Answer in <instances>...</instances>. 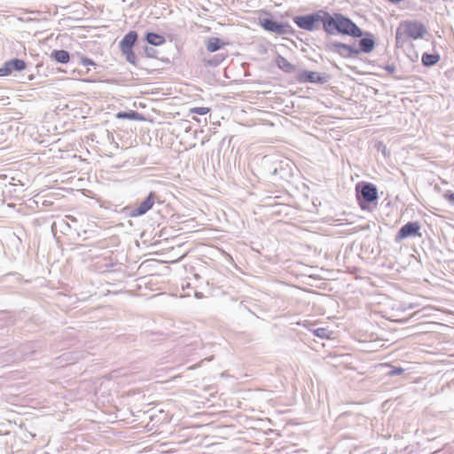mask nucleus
<instances>
[{"label":"nucleus","instance_id":"nucleus-4","mask_svg":"<svg viewBox=\"0 0 454 454\" xmlns=\"http://www.w3.org/2000/svg\"><path fill=\"white\" fill-rule=\"evenodd\" d=\"M356 200L362 209H366L371 203L378 200V190L375 184L361 182L356 185Z\"/></svg>","mask_w":454,"mask_h":454},{"label":"nucleus","instance_id":"nucleus-9","mask_svg":"<svg viewBox=\"0 0 454 454\" xmlns=\"http://www.w3.org/2000/svg\"><path fill=\"white\" fill-rule=\"evenodd\" d=\"M296 80L300 83H316L325 84L329 80V75L325 73H317L309 70H300L296 74Z\"/></svg>","mask_w":454,"mask_h":454},{"label":"nucleus","instance_id":"nucleus-8","mask_svg":"<svg viewBox=\"0 0 454 454\" xmlns=\"http://www.w3.org/2000/svg\"><path fill=\"white\" fill-rule=\"evenodd\" d=\"M156 201L160 202L159 196L154 192H150L148 195L139 202L137 207L129 209V215L130 217H139L149 212Z\"/></svg>","mask_w":454,"mask_h":454},{"label":"nucleus","instance_id":"nucleus-2","mask_svg":"<svg viewBox=\"0 0 454 454\" xmlns=\"http://www.w3.org/2000/svg\"><path fill=\"white\" fill-rule=\"evenodd\" d=\"M322 14V29L325 33V40L338 35L351 37L362 35V29L348 16L340 12L330 13L325 9Z\"/></svg>","mask_w":454,"mask_h":454},{"label":"nucleus","instance_id":"nucleus-25","mask_svg":"<svg viewBox=\"0 0 454 454\" xmlns=\"http://www.w3.org/2000/svg\"><path fill=\"white\" fill-rule=\"evenodd\" d=\"M145 54L148 58H155L157 51L153 49V47L145 46L144 49Z\"/></svg>","mask_w":454,"mask_h":454},{"label":"nucleus","instance_id":"nucleus-26","mask_svg":"<svg viewBox=\"0 0 454 454\" xmlns=\"http://www.w3.org/2000/svg\"><path fill=\"white\" fill-rule=\"evenodd\" d=\"M439 59L440 57L437 54H427V67L436 64L439 61Z\"/></svg>","mask_w":454,"mask_h":454},{"label":"nucleus","instance_id":"nucleus-32","mask_svg":"<svg viewBox=\"0 0 454 454\" xmlns=\"http://www.w3.org/2000/svg\"><path fill=\"white\" fill-rule=\"evenodd\" d=\"M160 454H170V450H161Z\"/></svg>","mask_w":454,"mask_h":454},{"label":"nucleus","instance_id":"nucleus-12","mask_svg":"<svg viewBox=\"0 0 454 454\" xmlns=\"http://www.w3.org/2000/svg\"><path fill=\"white\" fill-rule=\"evenodd\" d=\"M420 225L418 222H408L403 225L395 235V241L399 242L409 237L419 235Z\"/></svg>","mask_w":454,"mask_h":454},{"label":"nucleus","instance_id":"nucleus-10","mask_svg":"<svg viewBox=\"0 0 454 454\" xmlns=\"http://www.w3.org/2000/svg\"><path fill=\"white\" fill-rule=\"evenodd\" d=\"M27 67V63L20 59H12L5 61L0 67V76L4 77L10 75L13 71L20 72Z\"/></svg>","mask_w":454,"mask_h":454},{"label":"nucleus","instance_id":"nucleus-5","mask_svg":"<svg viewBox=\"0 0 454 454\" xmlns=\"http://www.w3.org/2000/svg\"><path fill=\"white\" fill-rule=\"evenodd\" d=\"M323 10L320 9L304 15H296L293 18V21L301 29L309 32L317 30L322 27Z\"/></svg>","mask_w":454,"mask_h":454},{"label":"nucleus","instance_id":"nucleus-24","mask_svg":"<svg viewBox=\"0 0 454 454\" xmlns=\"http://www.w3.org/2000/svg\"><path fill=\"white\" fill-rule=\"evenodd\" d=\"M79 63L84 67L96 66V63L94 62V60H92L91 59L85 57V56H81Z\"/></svg>","mask_w":454,"mask_h":454},{"label":"nucleus","instance_id":"nucleus-30","mask_svg":"<svg viewBox=\"0 0 454 454\" xmlns=\"http://www.w3.org/2000/svg\"><path fill=\"white\" fill-rule=\"evenodd\" d=\"M446 198H447V200H448L449 201H450V202H453V203H454V192H452V193H450V194L446 195Z\"/></svg>","mask_w":454,"mask_h":454},{"label":"nucleus","instance_id":"nucleus-28","mask_svg":"<svg viewBox=\"0 0 454 454\" xmlns=\"http://www.w3.org/2000/svg\"><path fill=\"white\" fill-rule=\"evenodd\" d=\"M385 70L392 74L395 72V67L394 65H387L386 66Z\"/></svg>","mask_w":454,"mask_h":454},{"label":"nucleus","instance_id":"nucleus-23","mask_svg":"<svg viewBox=\"0 0 454 454\" xmlns=\"http://www.w3.org/2000/svg\"><path fill=\"white\" fill-rule=\"evenodd\" d=\"M191 113L192 114H197L199 115H205L207 114V113L210 112V108L208 107H203V106H200V107H193L190 110Z\"/></svg>","mask_w":454,"mask_h":454},{"label":"nucleus","instance_id":"nucleus-15","mask_svg":"<svg viewBox=\"0 0 454 454\" xmlns=\"http://www.w3.org/2000/svg\"><path fill=\"white\" fill-rule=\"evenodd\" d=\"M145 40L147 43L153 46H160L165 43L166 40L163 35L154 33V32H146L145 35Z\"/></svg>","mask_w":454,"mask_h":454},{"label":"nucleus","instance_id":"nucleus-3","mask_svg":"<svg viewBox=\"0 0 454 454\" xmlns=\"http://www.w3.org/2000/svg\"><path fill=\"white\" fill-rule=\"evenodd\" d=\"M426 34V27L417 20L402 21L395 31L396 44H403L404 38L417 40L423 38Z\"/></svg>","mask_w":454,"mask_h":454},{"label":"nucleus","instance_id":"nucleus-11","mask_svg":"<svg viewBox=\"0 0 454 454\" xmlns=\"http://www.w3.org/2000/svg\"><path fill=\"white\" fill-rule=\"evenodd\" d=\"M358 42V47H356L357 56L361 53H370L375 47V37L370 32H364L362 30V35H360Z\"/></svg>","mask_w":454,"mask_h":454},{"label":"nucleus","instance_id":"nucleus-18","mask_svg":"<svg viewBox=\"0 0 454 454\" xmlns=\"http://www.w3.org/2000/svg\"><path fill=\"white\" fill-rule=\"evenodd\" d=\"M224 44L225 43H223L220 38L211 37L207 43V50L209 52H215L219 51Z\"/></svg>","mask_w":454,"mask_h":454},{"label":"nucleus","instance_id":"nucleus-34","mask_svg":"<svg viewBox=\"0 0 454 454\" xmlns=\"http://www.w3.org/2000/svg\"><path fill=\"white\" fill-rule=\"evenodd\" d=\"M195 296H196L197 298H200V297H201V294H199V293H196V294H195Z\"/></svg>","mask_w":454,"mask_h":454},{"label":"nucleus","instance_id":"nucleus-7","mask_svg":"<svg viewBox=\"0 0 454 454\" xmlns=\"http://www.w3.org/2000/svg\"><path fill=\"white\" fill-rule=\"evenodd\" d=\"M325 50L340 55L343 59H351L357 57L356 47L332 39H326L325 42Z\"/></svg>","mask_w":454,"mask_h":454},{"label":"nucleus","instance_id":"nucleus-21","mask_svg":"<svg viewBox=\"0 0 454 454\" xmlns=\"http://www.w3.org/2000/svg\"><path fill=\"white\" fill-rule=\"evenodd\" d=\"M121 51L125 56L126 60L129 63H130V64H135L136 63L137 57H136V54L134 53L132 49L124 50V51Z\"/></svg>","mask_w":454,"mask_h":454},{"label":"nucleus","instance_id":"nucleus-20","mask_svg":"<svg viewBox=\"0 0 454 454\" xmlns=\"http://www.w3.org/2000/svg\"><path fill=\"white\" fill-rule=\"evenodd\" d=\"M309 331H311L315 336H317L321 339H325L326 337H328V334H329V330L326 329V328H324V327H319V328H316V329H310L309 328Z\"/></svg>","mask_w":454,"mask_h":454},{"label":"nucleus","instance_id":"nucleus-16","mask_svg":"<svg viewBox=\"0 0 454 454\" xmlns=\"http://www.w3.org/2000/svg\"><path fill=\"white\" fill-rule=\"evenodd\" d=\"M51 59L60 64H67L70 60V54L65 50H53Z\"/></svg>","mask_w":454,"mask_h":454},{"label":"nucleus","instance_id":"nucleus-14","mask_svg":"<svg viewBox=\"0 0 454 454\" xmlns=\"http://www.w3.org/2000/svg\"><path fill=\"white\" fill-rule=\"evenodd\" d=\"M276 65L279 69L286 74H292L296 70L295 66L290 63L285 57L281 55H278L276 58Z\"/></svg>","mask_w":454,"mask_h":454},{"label":"nucleus","instance_id":"nucleus-19","mask_svg":"<svg viewBox=\"0 0 454 454\" xmlns=\"http://www.w3.org/2000/svg\"><path fill=\"white\" fill-rule=\"evenodd\" d=\"M386 366L388 368V371L387 372V375L389 377L400 375L404 372V370L400 366H394L391 364H386Z\"/></svg>","mask_w":454,"mask_h":454},{"label":"nucleus","instance_id":"nucleus-27","mask_svg":"<svg viewBox=\"0 0 454 454\" xmlns=\"http://www.w3.org/2000/svg\"><path fill=\"white\" fill-rule=\"evenodd\" d=\"M284 170H285V168H284V167H283V162H280V163H279V165H278V167H276V168L271 171V174H272L273 176H277V175H278V174H279V172H282V171H284Z\"/></svg>","mask_w":454,"mask_h":454},{"label":"nucleus","instance_id":"nucleus-31","mask_svg":"<svg viewBox=\"0 0 454 454\" xmlns=\"http://www.w3.org/2000/svg\"><path fill=\"white\" fill-rule=\"evenodd\" d=\"M66 217H67V219H68L72 223H76L77 222L76 218L74 216H73V215H66Z\"/></svg>","mask_w":454,"mask_h":454},{"label":"nucleus","instance_id":"nucleus-29","mask_svg":"<svg viewBox=\"0 0 454 454\" xmlns=\"http://www.w3.org/2000/svg\"><path fill=\"white\" fill-rule=\"evenodd\" d=\"M426 60H427V58H426V51H425V52H423V53L421 54V64H422L424 67H426Z\"/></svg>","mask_w":454,"mask_h":454},{"label":"nucleus","instance_id":"nucleus-1","mask_svg":"<svg viewBox=\"0 0 454 454\" xmlns=\"http://www.w3.org/2000/svg\"><path fill=\"white\" fill-rule=\"evenodd\" d=\"M322 14V29L325 33V40L338 35L351 37L362 35V29L348 16L340 12L330 13L325 9Z\"/></svg>","mask_w":454,"mask_h":454},{"label":"nucleus","instance_id":"nucleus-22","mask_svg":"<svg viewBox=\"0 0 454 454\" xmlns=\"http://www.w3.org/2000/svg\"><path fill=\"white\" fill-rule=\"evenodd\" d=\"M224 59H225L224 55L217 54L212 59H209L207 61V63L211 67H217L218 65H220L223 61Z\"/></svg>","mask_w":454,"mask_h":454},{"label":"nucleus","instance_id":"nucleus-17","mask_svg":"<svg viewBox=\"0 0 454 454\" xmlns=\"http://www.w3.org/2000/svg\"><path fill=\"white\" fill-rule=\"evenodd\" d=\"M116 118L118 119H127L132 121H144L145 117L135 110L118 112L116 114Z\"/></svg>","mask_w":454,"mask_h":454},{"label":"nucleus","instance_id":"nucleus-13","mask_svg":"<svg viewBox=\"0 0 454 454\" xmlns=\"http://www.w3.org/2000/svg\"><path fill=\"white\" fill-rule=\"evenodd\" d=\"M138 38L137 32L135 30H131L128 32L123 38L121 40L119 43V47L121 51L132 49L134 44L136 43Z\"/></svg>","mask_w":454,"mask_h":454},{"label":"nucleus","instance_id":"nucleus-6","mask_svg":"<svg viewBox=\"0 0 454 454\" xmlns=\"http://www.w3.org/2000/svg\"><path fill=\"white\" fill-rule=\"evenodd\" d=\"M259 25L265 30L278 35H292L294 28L287 22L275 20L270 13L259 18Z\"/></svg>","mask_w":454,"mask_h":454},{"label":"nucleus","instance_id":"nucleus-33","mask_svg":"<svg viewBox=\"0 0 454 454\" xmlns=\"http://www.w3.org/2000/svg\"><path fill=\"white\" fill-rule=\"evenodd\" d=\"M311 325V324H310V323H309V322H307V321H306L305 323H303V324H302V325H303V326H305V327H308V325Z\"/></svg>","mask_w":454,"mask_h":454}]
</instances>
